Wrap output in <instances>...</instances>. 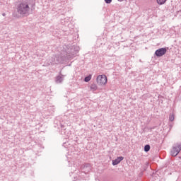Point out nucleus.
Wrapping results in <instances>:
<instances>
[{"instance_id": "obj_3", "label": "nucleus", "mask_w": 181, "mask_h": 181, "mask_svg": "<svg viewBox=\"0 0 181 181\" xmlns=\"http://www.w3.org/2000/svg\"><path fill=\"white\" fill-rule=\"evenodd\" d=\"M180 151H181V144L177 143L173 146V148L171 150V155L173 156H177Z\"/></svg>"}, {"instance_id": "obj_9", "label": "nucleus", "mask_w": 181, "mask_h": 181, "mask_svg": "<svg viewBox=\"0 0 181 181\" xmlns=\"http://www.w3.org/2000/svg\"><path fill=\"white\" fill-rule=\"evenodd\" d=\"M98 87L97 86V84L95 83H92L90 85V90L91 91H97Z\"/></svg>"}, {"instance_id": "obj_4", "label": "nucleus", "mask_w": 181, "mask_h": 181, "mask_svg": "<svg viewBox=\"0 0 181 181\" xmlns=\"http://www.w3.org/2000/svg\"><path fill=\"white\" fill-rule=\"evenodd\" d=\"M96 81L99 86H104L107 84V76L105 75L98 76Z\"/></svg>"}, {"instance_id": "obj_5", "label": "nucleus", "mask_w": 181, "mask_h": 181, "mask_svg": "<svg viewBox=\"0 0 181 181\" xmlns=\"http://www.w3.org/2000/svg\"><path fill=\"white\" fill-rule=\"evenodd\" d=\"M166 52H168L166 48H160L155 52V54L157 57H162V56L166 54Z\"/></svg>"}, {"instance_id": "obj_6", "label": "nucleus", "mask_w": 181, "mask_h": 181, "mask_svg": "<svg viewBox=\"0 0 181 181\" xmlns=\"http://www.w3.org/2000/svg\"><path fill=\"white\" fill-rule=\"evenodd\" d=\"M124 160V157L120 156L117 157L115 160H112V165L113 166H115V165H118L119 163H121V161Z\"/></svg>"}, {"instance_id": "obj_8", "label": "nucleus", "mask_w": 181, "mask_h": 181, "mask_svg": "<svg viewBox=\"0 0 181 181\" xmlns=\"http://www.w3.org/2000/svg\"><path fill=\"white\" fill-rule=\"evenodd\" d=\"M74 49H76V50L74 52L73 51H71V55L68 56V59H71V57H73V56H74L75 54H77V53H78V47H74Z\"/></svg>"}, {"instance_id": "obj_7", "label": "nucleus", "mask_w": 181, "mask_h": 181, "mask_svg": "<svg viewBox=\"0 0 181 181\" xmlns=\"http://www.w3.org/2000/svg\"><path fill=\"white\" fill-rule=\"evenodd\" d=\"M64 78L62 76H58L56 77L55 82L57 84H60L61 83H63Z\"/></svg>"}, {"instance_id": "obj_2", "label": "nucleus", "mask_w": 181, "mask_h": 181, "mask_svg": "<svg viewBox=\"0 0 181 181\" xmlns=\"http://www.w3.org/2000/svg\"><path fill=\"white\" fill-rule=\"evenodd\" d=\"M66 60V57H63L60 54L53 55L48 61V64H60V63H63Z\"/></svg>"}, {"instance_id": "obj_13", "label": "nucleus", "mask_w": 181, "mask_h": 181, "mask_svg": "<svg viewBox=\"0 0 181 181\" xmlns=\"http://www.w3.org/2000/svg\"><path fill=\"white\" fill-rule=\"evenodd\" d=\"M175 120V115H170V121H174Z\"/></svg>"}, {"instance_id": "obj_1", "label": "nucleus", "mask_w": 181, "mask_h": 181, "mask_svg": "<svg viewBox=\"0 0 181 181\" xmlns=\"http://www.w3.org/2000/svg\"><path fill=\"white\" fill-rule=\"evenodd\" d=\"M30 8H33V1L28 0L18 5L17 13L20 16H26L30 12Z\"/></svg>"}, {"instance_id": "obj_15", "label": "nucleus", "mask_w": 181, "mask_h": 181, "mask_svg": "<svg viewBox=\"0 0 181 181\" xmlns=\"http://www.w3.org/2000/svg\"><path fill=\"white\" fill-rule=\"evenodd\" d=\"M119 2H122V1H124V0H118Z\"/></svg>"}, {"instance_id": "obj_11", "label": "nucleus", "mask_w": 181, "mask_h": 181, "mask_svg": "<svg viewBox=\"0 0 181 181\" xmlns=\"http://www.w3.org/2000/svg\"><path fill=\"white\" fill-rule=\"evenodd\" d=\"M151 150V146H149V145H146L145 146H144V151H145V152H149V151Z\"/></svg>"}, {"instance_id": "obj_10", "label": "nucleus", "mask_w": 181, "mask_h": 181, "mask_svg": "<svg viewBox=\"0 0 181 181\" xmlns=\"http://www.w3.org/2000/svg\"><path fill=\"white\" fill-rule=\"evenodd\" d=\"M158 5H163L165 4L167 0H156Z\"/></svg>"}, {"instance_id": "obj_14", "label": "nucleus", "mask_w": 181, "mask_h": 181, "mask_svg": "<svg viewBox=\"0 0 181 181\" xmlns=\"http://www.w3.org/2000/svg\"><path fill=\"white\" fill-rule=\"evenodd\" d=\"M105 2L106 4H111V2H112V0H105Z\"/></svg>"}, {"instance_id": "obj_12", "label": "nucleus", "mask_w": 181, "mask_h": 181, "mask_svg": "<svg viewBox=\"0 0 181 181\" xmlns=\"http://www.w3.org/2000/svg\"><path fill=\"white\" fill-rule=\"evenodd\" d=\"M90 80H91V75H89L88 76L85 77L84 81H86V83H88Z\"/></svg>"}]
</instances>
